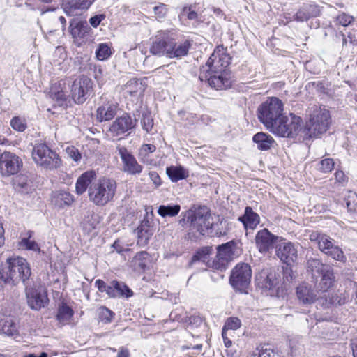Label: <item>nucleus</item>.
Wrapping results in <instances>:
<instances>
[{
    "label": "nucleus",
    "instance_id": "f257e3e1",
    "mask_svg": "<svg viewBox=\"0 0 357 357\" xmlns=\"http://www.w3.org/2000/svg\"><path fill=\"white\" fill-rule=\"evenodd\" d=\"M96 177L95 171L83 173L77 180L76 192L83 194L88 189L89 200L97 206H105L113 199L116 191V182L105 176L93 181Z\"/></svg>",
    "mask_w": 357,
    "mask_h": 357
},
{
    "label": "nucleus",
    "instance_id": "f03ea898",
    "mask_svg": "<svg viewBox=\"0 0 357 357\" xmlns=\"http://www.w3.org/2000/svg\"><path fill=\"white\" fill-rule=\"evenodd\" d=\"M310 119L302 130L303 139L317 137L326 132L331 124V116L324 107L314 105L309 111Z\"/></svg>",
    "mask_w": 357,
    "mask_h": 357
},
{
    "label": "nucleus",
    "instance_id": "7ed1b4c3",
    "mask_svg": "<svg viewBox=\"0 0 357 357\" xmlns=\"http://www.w3.org/2000/svg\"><path fill=\"white\" fill-rule=\"evenodd\" d=\"M31 274L29 263L25 259L18 257L7 259L0 270V279L6 283L15 284L22 281L25 284Z\"/></svg>",
    "mask_w": 357,
    "mask_h": 357
},
{
    "label": "nucleus",
    "instance_id": "20e7f679",
    "mask_svg": "<svg viewBox=\"0 0 357 357\" xmlns=\"http://www.w3.org/2000/svg\"><path fill=\"white\" fill-rule=\"evenodd\" d=\"M188 221H190L189 238H197L200 236L209 234L212 231L213 222L209 210L206 206L190 209L185 213Z\"/></svg>",
    "mask_w": 357,
    "mask_h": 357
},
{
    "label": "nucleus",
    "instance_id": "39448f33",
    "mask_svg": "<svg viewBox=\"0 0 357 357\" xmlns=\"http://www.w3.org/2000/svg\"><path fill=\"white\" fill-rule=\"evenodd\" d=\"M283 103L276 97H272L261 104L257 109L259 121L270 130L283 115Z\"/></svg>",
    "mask_w": 357,
    "mask_h": 357
},
{
    "label": "nucleus",
    "instance_id": "423d86ee",
    "mask_svg": "<svg viewBox=\"0 0 357 357\" xmlns=\"http://www.w3.org/2000/svg\"><path fill=\"white\" fill-rule=\"evenodd\" d=\"M303 120L294 114L282 115L278 122L270 129L273 133L283 137L294 138L298 135L303 137L301 128Z\"/></svg>",
    "mask_w": 357,
    "mask_h": 357
},
{
    "label": "nucleus",
    "instance_id": "0eeeda50",
    "mask_svg": "<svg viewBox=\"0 0 357 357\" xmlns=\"http://www.w3.org/2000/svg\"><path fill=\"white\" fill-rule=\"evenodd\" d=\"M32 158L37 165L46 169H56L61 165L59 155L45 144L41 143L34 146Z\"/></svg>",
    "mask_w": 357,
    "mask_h": 357
},
{
    "label": "nucleus",
    "instance_id": "6e6552de",
    "mask_svg": "<svg viewBox=\"0 0 357 357\" xmlns=\"http://www.w3.org/2000/svg\"><path fill=\"white\" fill-rule=\"evenodd\" d=\"M241 253L234 241H229L217 247L216 261H213V266L216 269H224L226 268L228 262Z\"/></svg>",
    "mask_w": 357,
    "mask_h": 357
},
{
    "label": "nucleus",
    "instance_id": "1a4fd4ad",
    "mask_svg": "<svg viewBox=\"0 0 357 357\" xmlns=\"http://www.w3.org/2000/svg\"><path fill=\"white\" fill-rule=\"evenodd\" d=\"M93 88L92 80L82 76L75 79L71 86V96L77 104L84 103L89 96Z\"/></svg>",
    "mask_w": 357,
    "mask_h": 357
},
{
    "label": "nucleus",
    "instance_id": "9d476101",
    "mask_svg": "<svg viewBox=\"0 0 357 357\" xmlns=\"http://www.w3.org/2000/svg\"><path fill=\"white\" fill-rule=\"evenodd\" d=\"M25 291L27 304L31 310L38 311L48 304L49 299L44 287L26 286Z\"/></svg>",
    "mask_w": 357,
    "mask_h": 357
},
{
    "label": "nucleus",
    "instance_id": "9b49d317",
    "mask_svg": "<svg viewBox=\"0 0 357 357\" xmlns=\"http://www.w3.org/2000/svg\"><path fill=\"white\" fill-rule=\"evenodd\" d=\"M251 275L252 271L248 264H238L232 271L230 283L235 289L242 291L250 284Z\"/></svg>",
    "mask_w": 357,
    "mask_h": 357
},
{
    "label": "nucleus",
    "instance_id": "f8f14e48",
    "mask_svg": "<svg viewBox=\"0 0 357 357\" xmlns=\"http://www.w3.org/2000/svg\"><path fill=\"white\" fill-rule=\"evenodd\" d=\"M22 165V160L13 153L4 151L0 155V172L3 176L17 174Z\"/></svg>",
    "mask_w": 357,
    "mask_h": 357
},
{
    "label": "nucleus",
    "instance_id": "ddd939ff",
    "mask_svg": "<svg viewBox=\"0 0 357 357\" xmlns=\"http://www.w3.org/2000/svg\"><path fill=\"white\" fill-rule=\"evenodd\" d=\"M172 45V38L166 31L158 32L150 48V52L154 55L166 56L169 57V52Z\"/></svg>",
    "mask_w": 357,
    "mask_h": 357
},
{
    "label": "nucleus",
    "instance_id": "4468645a",
    "mask_svg": "<svg viewBox=\"0 0 357 357\" xmlns=\"http://www.w3.org/2000/svg\"><path fill=\"white\" fill-rule=\"evenodd\" d=\"M116 152L123 161V170L131 175L139 174L142 172L143 167L139 165L135 158L123 146H117Z\"/></svg>",
    "mask_w": 357,
    "mask_h": 357
},
{
    "label": "nucleus",
    "instance_id": "2eb2a0df",
    "mask_svg": "<svg viewBox=\"0 0 357 357\" xmlns=\"http://www.w3.org/2000/svg\"><path fill=\"white\" fill-rule=\"evenodd\" d=\"M231 57L229 54L214 52L207 61L208 69L206 71L211 73L228 72L226 68L229 65Z\"/></svg>",
    "mask_w": 357,
    "mask_h": 357
},
{
    "label": "nucleus",
    "instance_id": "dca6fc26",
    "mask_svg": "<svg viewBox=\"0 0 357 357\" xmlns=\"http://www.w3.org/2000/svg\"><path fill=\"white\" fill-rule=\"evenodd\" d=\"M278 237L271 234L267 229L259 231L255 236L256 246L261 253H266L273 250Z\"/></svg>",
    "mask_w": 357,
    "mask_h": 357
},
{
    "label": "nucleus",
    "instance_id": "f3484780",
    "mask_svg": "<svg viewBox=\"0 0 357 357\" xmlns=\"http://www.w3.org/2000/svg\"><path fill=\"white\" fill-rule=\"evenodd\" d=\"M153 211H151V218L148 213L146 217L142 221L141 225L137 228V244L140 246L146 245L153 236L155 229L153 225Z\"/></svg>",
    "mask_w": 357,
    "mask_h": 357
},
{
    "label": "nucleus",
    "instance_id": "a211bd4d",
    "mask_svg": "<svg viewBox=\"0 0 357 357\" xmlns=\"http://www.w3.org/2000/svg\"><path fill=\"white\" fill-rule=\"evenodd\" d=\"M298 244L285 243L277 250V255L284 263L290 265L298 260Z\"/></svg>",
    "mask_w": 357,
    "mask_h": 357
},
{
    "label": "nucleus",
    "instance_id": "6ab92c4d",
    "mask_svg": "<svg viewBox=\"0 0 357 357\" xmlns=\"http://www.w3.org/2000/svg\"><path fill=\"white\" fill-rule=\"evenodd\" d=\"M256 282L259 287L273 291L279 289L280 279L275 272L263 271L256 275Z\"/></svg>",
    "mask_w": 357,
    "mask_h": 357
},
{
    "label": "nucleus",
    "instance_id": "aec40b11",
    "mask_svg": "<svg viewBox=\"0 0 357 357\" xmlns=\"http://www.w3.org/2000/svg\"><path fill=\"white\" fill-rule=\"evenodd\" d=\"M324 240L325 241H323V243L320 245L319 249L323 253L331 257L333 259L344 262L346 261V257L344 255L342 248L338 245H335L334 244V241L328 236L326 238H324Z\"/></svg>",
    "mask_w": 357,
    "mask_h": 357
},
{
    "label": "nucleus",
    "instance_id": "412c9836",
    "mask_svg": "<svg viewBox=\"0 0 357 357\" xmlns=\"http://www.w3.org/2000/svg\"><path fill=\"white\" fill-rule=\"evenodd\" d=\"M135 123L131 116L127 114L117 118L109 128V131L115 135H119L132 129Z\"/></svg>",
    "mask_w": 357,
    "mask_h": 357
},
{
    "label": "nucleus",
    "instance_id": "4be33fe9",
    "mask_svg": "<svg viewBox=\"0 0 357 357\" xmlns=\"http://www.w3.org/2000/svg\"><path fill=\"white\" fill-rule=\"evenodd\" d=\"M208 73L210 75L208 78V81L211 86L216 89H225L231 86V80L229 72Z\"/></svg>",
    "mask_w": 357,
    "mask_h": 357
},
{
    "label": "nucleus",
    "instance_id": "5701e85b",
    "mask_svg": "<svg viewBox=\"0 0 357 357\" xmlns=\"http://www.w3.org/2000/svg\"><path fill=\"white\" fill-rule=\"evenodd\" d=\"M118 103L107 101L97 109V119L102 122L112 119L116 114Z\"/></svg>",
    "mask_w": 357,
    "mask_h": 357
},
{
    "label": "nucleus",
    "instance_id": "b1692460",
    "mask_svg": "<svg viewBox=\"0 0 357 357\" xmlns=\"http://www.w3.org/2000/svg\"><path fill=\"white\" fill-rule=\"evenodd\" d=\"M296 296L300 302L310 305L317 299V295L307 284H302L296 288Z\"/></svg>",
    "mask_w": 357,
    "mask_h": 357
},
{
    "label": "nucleus",
    "instance_id": "393cba45",
    "mask_svg": "<svg viewBox=\"0 0 357 357\" xmlns=\"http://www.w3.org/2000/svg\"><path fill=\"white\" fill-rule=\"evenodd\" d=\"M0 333L8 336L18 334V324L15 317L5 316L0 318Z\"/></svg>",
    "mask_w": 357,
    "mask_h": 357
},
{
    "label": "nucleus",
    "instance_id": "a878e982",
    "mask_svg": "<svg viewBox=\"0 0 357 357\" xmlns=\"http://www.w3.org/2000/svg\"><path fill=\"white\" fill-rule=\"evenodd\" d=\"M70 32L74 38H82L89 32L90 27L86 21L73 18L70 22Z\"/></svg>",
    "mask_w": 357,
    "mask_h": 357
},
{
    "label": "nucleus",
    "instance_id": "bb28decb",
    "mask_svg": "<svg viewBox=\"0 0 357 357\" xmlns=\"http://www.w3.org/2000/svg\"><path fill=\"white\" fill-rule=\"evenodd\" d=\"M190 47L191 43L188 40L181 43H176L174 39L172 38V45L169 52L168 58L181 59L188 54Z\"/></svg>",
    "mask_w": 357,
    "mask_h": 357
},
{
    "label": "nucleus",
    "instance_id": "cd10ccee",
    "mask_svg": "<svg viewBox=\"0 0 357 357\" xmlns=\"http://www.w3.org/2000/svg\"><path fill=\"white\" fill-rule=\"evenodd\" d=\"M319 15V10L315 5H306L303 6L294 15V20L297 21H307L311 17H317Z\"/></svg>",
    "mask_w": 357,
    "mask_h": 357
},
{
    "label": "nucleus",
    "instance_id": "c85d7f7f",
    "mask_svg": "<svg viewBox=\"0 0 357 357\" xmlns=\"http://www.w3.org/2000/svg\"><path fill=\"white\" fill-rule=\"evenodd\" d=\"M238 220L243 222L246 229H254L259 223V215L250 206L245 208V214L239 217Z\"/></svg>",
    "mask_w": 357,
    "mask_h": 357
},
{
    "label": "nucleus",
    "instance_id": "c756f323",
    "mask_svg": "<svg viewBox=\"0 0 357 357\" xmlns=\"http://www.w3.org/2000/svg\"><path fill=\"white\" fill-rule=\"evenodd\" d=\"M93 1V0H73L64 10L68 15H77L78 10L88 9Z\"/></svg>",
    "mask_w": 357,
    "mask_h": 357
},
{
    "label": "nucleus",
    "instance_id": "7c9ffc66",
    "mask_svg": "<svg viewBox=\"0 0 357 357\" xmlns=\"http://www.w3.org/2000/svg\"><path fill=\"white\" fill-rule=\"evenodd\" d=\"M335 281L333 270L330 267L321 273L320 282L317 284V289L323 292L327 291Z\"/></svg>",
    "mask_w": 357,
    "mask_h": 357
},
{
    "label": "nucleus",
    "instance_id": "2f4dec72",
    "mask_svg": "<svg viewBox=\"0 0 357 357\" xmlns=\"http://www.w3.org/2000/svg\"><path fill=\"white\" fill-rule=\"evenodd\" d=\"M253 142L259 150L267 151L271 148L275 141L273 138L264 132H258L253 136Z\"/></svg>",
    "mask_w": 357,
    "mask_h": 357
},
{
    "label": "nucleus",
    "instance_id": "473e14b6",
    "mask_svg": "<svg viewBox=\"0 0 357 357\" xmlns=\"http://www.w3.org/2000/svg\"><path fill=\"white\" fill-rule=\"evenodd\" d=\"M146 89V84L142 79H132L129 80L126 86L125 89L127 93L131 96H135L137 94L142 95Z\"/></svg>",
    "mask_w": 357,
    "mask_h": 357
},
{
    "label": "nucleus",
    "instance_id": "72a5a7b5",
    "mask_svg": "<svg viewBox=\"0 0 357 357\" xmlns=\"http://www.w3.org/2000/svg\"><path fill=\"white\" fill-rule=\"evenodd\" d=\"M73 201V196L68 192L60 190L52 194V202L55 205L63 207L70 205Z\"/></svg>",
    "mask_w": 357,
    "mask_h": 357
},
{
    "label": "nucleus",
    "instance_id": "f704fd0d",
    "mask_svg": "<svg viewBox=\"0 0 357 357\" xmlns=\"http://www.w3.org/2000/svg\"><path fill=\"white\" fill-rule=\"evenodd\" d=\"M73 310L65 303L59 307L56 319L61 325L67 324L73 315Z\"/></svg>",
    "mask_w": 357,
    "mask_h": 357
},
{
    "label": "nucleus",
    "instance_id": "c9c22d12",
    "mask_svg": "<svg viewBox=\"0 0 357 357\" xmlns=\"http://www.w3.org/2000/svg\"><path fill=\"white\" fill-rule=\"evenodd\" d=\"M181 206L178 204L175 205H160L158 208V213L162 218L174 217L178 214Z\"/></svg>",
    "mask_w": 357,
    "mask_h": 357
},
{
    "label": "nucleus",
    "instance_id": "e433bc0d",
    "mask_svg": "<svg viewBox=\"0 0 357 357\" xmlns=\"http://www.w3.org/2000/svg\"><path fill=\"white\" fill-rule=\"evenodd\" d=\"M112 287L114 289L115 297L126 296L128 298L132 296V290L123 282L113 280Z\"/></svg>",
    "mask_w": 357,
    "mask_h": 357
},
{
    "label": "nucleus",
    "instance_id": "4c0bfd02",
    "mask_svg": "<svg viewBox=\"0 0 357 357\" xmlns=\"http://www.w3.org/2000/svg\"><path fill=\"white\" fill-rule=\"evenodd\" d=\"M167 174L173 182H176L187 176L185 169L181 167H167Z\"/></svg>",
    "mask_w": 357,
    "mask_h": 357
},
{
    "label": "nucleus",
    "instance_id": "58836bf2",
    "mask_svg": "<svg viewBox=\"0 0 357 357\" xmlns=\"http://www.w3.org/2000/svg\"><path fill=\"white\" fill-rule=\"evenodd\" d=\"M329 268L328 266L323 264L320 260L317 259H310L307 261V268L312 272V275L315 273L321 274Z\"/></svg>",
    "mask_w": 357,
    "mask_h": 357
},
{
    "label": "nucleus",
    "instance_id": "ea45409f",
    "mask_svg": "<svg viewBox=\"0 0 357 357\" xmlns=\"http://www.w3.org/2000/svg\"><path fill=\"white\" fill-rule=\"evenodd\" d=\"M250 357H278V355L273 349L264 345L257 347L251 354Z\"/></svg>",
    "mask_w": 357,
    "mask_h": 357
},
{
    "label": "nucleus",
    "instance_id": "a19ab883",
    "mask_svg": "<svg viewBox=\"0 0 357 357\" xmlns=\"http://www.w3.org/2000/svg\"><path fill=\"white\" fill-rule=\"evenodd\" d=\"M95 284L100 291L106 292L109 297L115 298L114 289L112 287V281L109 284H107L101 280H97Z\"/></svg>",
    "mask_w": 357,
    "mask_h": 357
},
{
    "label": "nucleus",
    "instance_id": "79ce46f5",
    "mask_svg": "<svg viewBox=\"0 0 357 357\" xmlns=\"http://www.w3.org/2000/svg\"><path fill=\"white\" fill-rule=\"evenodd\" d=\"M344 202L349 211L356 212L357 211L356 193L349 192L348 195L344 197Z\"/></svg>",
    "mask_w": 357,
    "mask_h": 357
},
{
    "label": "nucleus",
    "instance_id": "37998d69",
    "mask_svg": "<svg viewBox=\"0 0 357 357\" xmlns=\"http://www.w3.org/2000/svg\"><path fill=\"white\" fill-rule=\"evenodd\" d=\"M112 54L111 47L107 44L101 43L96 51V57L98 60L107 59Z\"/></svg>",
    "mask_w": 357,
    "mask_h": 357
},
{
    "label": "nucleus",
    "instance_id": "c03bdc74",
    "mask_svg": "<svg viewBox=\"0 0 357 357\" xmlns=\"http://www.w3.org/2000/svg\"><path fill=\"white\" fill-rule=\"evenodd\" d=\"M156 150V147L153 144H144L142 146L139 151V159L146 162L147 161V158L149 153H153Z\"/></svg>",
    "mask_w": 357,
    "mask_h": 357
},
{
    "label": "nucleus",
    "instance_id": "a18cd8bd",
    "mask_svg": "<svg viewBox=\"0 0 357 357\" xmlns=\"http://www.w3.org/2000/svg\"><path fill=\"white\" fill-rule=\"evenodd\" d=\"M32 231H29L28 238H23L21 240L20 245L25 247L26 249L33 251H40V247L38 243L33 240H31Z\"/></svg>",
    "mask_w": 357,
    "mask_h": 357
},
{
    "label": "nucleus",
    "instance_id": "49530a36",
    "mask_svg": "<svg viewBox=\"0 0 357 357\" xmlns=\"http://www.w3.org/2000/svg\"><path fill=\"white\" fill-rule=\"evenodd\" d=\"M334 161L331 158H326L321 160L317 165V169L323 173L331 172L334 168Z\"/></svg>",
    "mask_w": 357,
    "mask_h": 357
},
{
    "label": "nucleus",
    "instance_id": "de8ad7c7",
    "mask_svg": "<svg viewBox=\"0 0 357 357\" xmlns=\"http://www.w3.org/2000/svg\"><path fill=\"white\" fill-rule=\"evenodd\" d=\"M11 127L19 132L24 131L26 128L25 119L19 116L13 117L10 121Z\"/></svg>",
    "mask_w": 357,
    "mask_h": 357
},
{
    "label": "nucleus",
    "instance_id": "09e8293b",
    "mask_svg": "<svg viewBox=\"0 0 357 357\" xmlns=\"http://www.w3.org/2000/svg\"><path fill=\"white\" fill-rule=\"evenodd\" d=\"M142 126L147 132H151L153 127V119L150 113L144 112L142 114Z\"/></svg>",
    "mask_w": 357,
    "mask_h": 357
},
{
    "label": "nucleus",
    "instance_id": "8fccbe9b",
    "mask_svg": "<svg viewBox=\"0 0 357 357\" xmlns=\"http://www.w3.org/2000/svg\"><path fill=\"white\" fill-rule=\"evenodd\" d=\"M241 326V320L237 317H230L229 318L225 325L224 326L223 330H222V337H224L225 333V329H231V330H236L239 328Z\"/></svg>",
    "mask_w": 357,
    "mask_h": 357
},
{
    "label": "nucleus",
    "instance_id": "3c124183",
    "mask_svg": "<svg viewBox=\"0 0 357 357\" xmlns=\"http://www.w3.org/2000/svg\"><path fill=\"white\" fill-rule=\"evenodd\" d=\"M154 16L158 20H161L165 17L168 8L167 6L164 3H159V5L153 8Z\"/></svg>",
    "mask_w": 357,
    "mask_h": 357
},
{
    "label": "nucleus",
    "instance_id": "603ef678",
    "mask_svg": "<svg viewBox=\"0 0 357 357\" xmlns=\"http://www.w3.org/2000/svg\"><path fill=\"white\" fill-rule=\"evenodd\" d=\"M13 182L16 188L26 189L28 185L27 176L23 174L17 175L13 178Z\"/></svg>",
    "mask_w": 357,
    "mask_h": 357
},
{
    "label": "nucleus",
    "instance_id": "864d4df0",
    "mask_svg": "<svg viewBox=\"0 0 357 357\" xmlns=\"http://www.w3.org/2000/svg\"><path fill=\"white\" fill-rule=\"evenodd\" d=\"M327 235L324 234H321L318 231H313L309 236V238L311 241L315 242L318 245V248H319L320 245L323 243V241H325L324 238H327Z\"/></svg>",
    "mask_w": 357,
    "mask_h": 357
},
{
    "label": "nucleus",
    "instance_id": "5fc2aeb1",
    "mask_svg": "<svg viewBox=\"0 0 357 357\" xmlns=\"http://www.w3.org/2000/svg\"><path fill=\"white\" fill-rule=\"evenodd\" d=\"M114 313L106 307L99 308V317L105 322H110L113 317Z\"/></svg>",
    "mask_w": 357,
    "mask_h": 357
},
{
    "label": "nucleus",
    "instance_id": "6e6d98bb",
    "mask_svg": "<svg viewBox=\"0 0 357 357\" xmlns=\"http://www.w3.org/2000/svg\"><path fill=\"white\" fill-rule=\"evenodd\" d=\"M354 21V17L344 13H341L337 17V22L343 26H347Z\"/></svg>",
    "mask_w": 357,
    "mask_h": 357
},
{
    "label": "nucleus",
    "instance_id": "4d7b16f0",
    "mask_svg": "<svg viewBox=\"0 0 357 357\" xmlns=\"http://www.w3.org/2000/svg\"><path fill=\"white\" fill-rule=\"evenodd\" d=\"M316 301L318 305L322 306L324 308H329L333 306V301H331L332 300L330 298V295L327 296L324 294V296L317 298Z\"/></svg>",
    "mask_w": 357,
    "mask_h": 357
},
{
    "label": "nucleus",
    "instance_id": "13d9d810",
    "mask_svg": "<svg viewBox=\"0 0 357 357\" xmlns=\"http://www.w3.org/2000/svg\"><path fill=\"white\" fill-rule=\"evenodd\" d=\"M211 250H212L211 247H204L197 252L196 255H194L192 259L193 260L203 259L204 261L206 256L210 255Z\"/></svg>",
    "mask_w": 357,
    "mask_h": 357
},
{
    "label": "nucleus",
    "instance_id": "bf43d9fd",
    "mask_svg": "<svg viewBox=\"0 0 357 357\" xmlns=\"http://www.w3.org/2000/svg\"><path fill=\"white\" fill-rule=\"evenodd\" d=\"M66 153L70 158H71L75 161L77 162L81 159V153L74 146L68 147L66 149Z\"/></svg>",
    "mask_w": 357,
    "mask_h": 357
},
{
    "label": "nucleus",
    "instance_id": "052dcab7",
    "mask_svg": "<svg viewBox=\"0 0 357 357\" xmlns=\"http://www.w3.org/2000/svg\"><path fill=\"white\" fill-rule=\"evenodd\" d=\"M192 6L190 7H184L181 12V15H187V17L189 20H196L198 17V15L195 10H192Z\"/></svg>",
    "mask_w": 357,
    "mask_h": 357
},
{
    "label": "nucleus",
    "instance_id": "680f3d73",
    "mask_svg": "<svg viewBox=\"0 0 357 357\" xmlns=\"http://www.w3.org/2000/svg\"><path fill=\"white\" fill-rule=\"evenodd\" d=\"M330 298L332 300L331 301H333V305H342L345 303V298H341L336 294L330 295Z\"/></svg>",
    "mask_w": 357,
    "mask_h": 357
},
{
    "label": "nucleus",
    "instance_id": "e2e57ef3",
    "mask_svg": "<svg viewBox=\"0 0 357 357\" xmlns=\"http://www.w3.org/2000/svg\"><path fill=\"white\" fill-rule=\"evenodd\" d=\"M149 178L153 181V183L156 185L159 186L161 184L160 177L158 174L155 172H149L147 174Z\"/></svg>",
    "mask_w": 357,
    "mask_h": 357
},
{
    "label": "nucleus",
    "instance_id": "0e129e2a",
    "mask_svg": "<svg viewBox=\"0 0 357 357\" xmlns=\"http://www.w3.org/2000/svg\"><path fill=\"white\" fill-rule=\"evenodd\" d=\"M220 226L221 228H218L215 231V235L220 237L223 236L227 234L228 229L226 227L225 223H222V222L220 223Z\"/></svg>",
    "mask_w": 357,
    "mask_h": 357
},
{
    "label": "nucleus",
    "instance_id": "69168bd1",
    "mask_svg": "<svg viewBox=\"0 0 357 357\" xmlns=\"http://www.w3.org/2000/svg\"><path fill=\"white\" fill-rule=\"evenodd\" d=\"M103 19L102 15H96L90 18L89 22L93 27H97Z\"/></svg>",
    "mask_w": 357,
    "mask_h": 357
},
{
    "label": "nucleus",
    "instance_id": "338daca9",
    "mask_svg": "<svg viewBox=\"0 0 357 357\" xmlns=\"http://www.w3.org/2000/svg\"><path fill=\"white\" fill-rule=\"evenodd\" d=\"M117 357H130L129 351L123 347H121L118 353Z\"/></svg>",
    "mask_w": 357,
    "mask_h": 357
},
{
    "label": "nucleus",
    "instance_id": "774afa93",
    "mask_svg": "<svg viewBox=\"0 0 357 357\" xmlns=\"http://www.w3.org/2000/svg\"><path fill=\"white\" fill-rule=\"evenodd\" d=\"M353 356L357 357V339L354 340L351 343Z\"/></svg>",
    "mask_w": 357,
    "mask_h": 357
}]
</instances>
